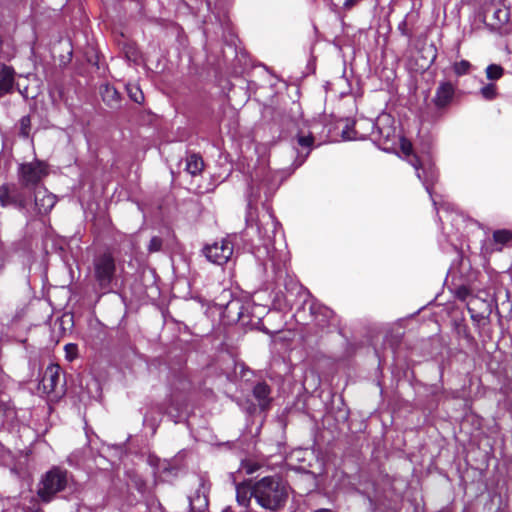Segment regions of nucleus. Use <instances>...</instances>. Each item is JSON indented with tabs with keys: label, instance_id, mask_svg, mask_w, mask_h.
Segmentation results:
<instances>
[{
	"label": "nucleus",
	"instance_id": "f704fd0d",
	"mask_svg": "<svg viewBox=\"0 0 512 512\" xmlns=\"http://www.w3.org/2000/svg\"><path fill=\"white\" fill-rule=\"evenodd\" d=\"M240 307H241V305H240L239 301H231L228 304L227 309H228L229 312H231L232 309H234V308L239 309Z\"/></svg>",
	"mask_w": 512,
	"mask_h": 512
},
{
	"label": "nucleus",
	"instance_id": "c85d7f7f",
	"mask_svg": "<svg viewBox=\"0 0 512 512\" xmlns=\"http://www.w3.org/2000/svg\"><path fill=\"white\" fill-rule=\"evenodd\" d=\"M286 337L283 333L277 331L272 338L273 349L276 351L280 350V346H285Z\"/></svg>",
	"mask_w": 512,
	"mask_h": 512
},
{
	"label": "nucleus",
	"instance_id": "4c0bfd02",
	"mask_svg": "<svg viewBox=\"0 0 512 512\" xmlns=\"http://www.w3.org/2000/svg\"><path fill=\"white\" fill-rule=\"evenodd\" d=\"M330 313H331V311L328 308H323V315L325 317H328Z\"/></svg>",
	"mask_w": 512,
	"mask_h": 512
},
{
	"label": "nucleus",
	"instance_id": "423d86ee",
	"mask_svg": "<svg viewBox=\"0 0 512 512\" xmlns=\"http://www.w3.org/2000/svg\"><path fill=\"white\" fill-rule=\"evenodd\" d=\"M48 175V165L40 160L20 164L18 180L23 188L41 187L39 183Z\"/></svg>",
	"mask_w": 512,
	"mask_h": 512
},
{
	"label": "nucleus",
	"instance_id": "20e7f679",
	"mask_svg": "<svg viewBox=\"0 0 512 512\" xmlns=\"http://www.w3.org/2000/svg\"><path fill=\"white\" fill-rule=\"evenodd\" d=\"M295 294L296 299L290 304V311L295 310L293 318L300 325H307L315 318L316 305L309 291L290 276V295Z\"/></svg>",
	"mask_w": 512,
	"mask_h": 512
},
{
	"label": "nucleus",
	"instance_id": "c756f323",
	"mask_svg": "<svg viewBox=\"0 0 512 512\" xmlns=\"http://www.w3.org/2000/svg\"><path fill=\"white\" fill-rule=\"evenodd\" d=\"M162 239L158 236H154L151 238L149 245H148V251L150 253L158 252L162 248Z\"/></svg>",
	"mask_w": 512,
	"mask_h": 512
},
{
	"label": "nucleus",
	"instance_id": "4be33fe9",
	"mask_svg": "<svg viewBox=\"0 0 512 512\" xmlns=\"http://www.w3.org/2000/svg\"><path fill=\"white\" fill-rule=\"evenodd\" d=\"M486 77L490 81H496L504 75V69L498 64H490L485 70Z\"/></svg>",
	"mask_w": 512,
	"mask_h": 512
},
{
	"label": "nucleus",
	"instance_id": "f8f14e48",
	"mask_svg": "<svg viewBox=\"0 0 512 512\" xmlns=\"http://www.w3.org/2000/svg\"><path fill=\"white\" fill-rule=\"evenodd\" d=\"M0 205L2 207L16 206L24 209L27 206V200L24 194L18 191L15 186L3 184L0 186Z\"/></svg>",
	"mask_w": 512,
	"mask_h": 512
},
{
	"label": "nucleus",
	"instance_id": "b1692460",
	"mask_svg": "<svg viewBox=\"0 0 512 512\" xmlns=\"http://www.w3.org/2000/svg\"><path fill=\"white\" fill-rule=\"evenodd\" d=\"M127 92L131 100L134 102L141 104L144 101V94L141 89L134 84L127 85Z\"/></svg>",
	"mask_w": 512,
	"mask_h": 512
},
{
	"label": "nucleus",
	"instance_id": "dca6fc26",
	"mask_svg": "<svg viewBox=\"0 0 512 512\" xmlns=\"http://www.w3.org/2000/svg\"><path fill=\"white\" fill-rule=\"evenodd\" d=\"M15 74L13 67L0 63V97L12 92Z\"/></svg>",
	"mask_w": 512,
	"mask_h": 512
},
{
	"label": "nucleus",
	"instance_id": "39448f33",
	"mask_svg": "<svg viewBox=\"0 0 512 512\" xmlns=\"http://www.w3.org/2000/svg\"><path fill=\"white\" fill-rule=\"evenodd\" d=\"M410 164L414 167L418 179L422 182L425 190L430 195L433 201V205L439 211L445 212V216L440 215L439 219L443 222L445 219H450L452 214L448 211L446 204H441L440 208H437V202L432 196V186L438 179V172L435 166L430 162H423L417 156H413L410 160Z\"/></svg>",
	"mask_w": 512,
	"mask_h": 512
},
{
	"label": "nucleus",
	"instance_id": "f03ea898",
	"mask_svg": "<svg viewBox=\"0 0 512 512\" xmlns=\"http://www.w3.org/2000/svg\"><path fill=\"white\" fill-rule=\"evenodd\" d=\"M358 126L365 125L371 129V139L384 151H392L396 148L399 135L396 133L394 126V119L386 113L377 117L374 121L372 119H364L357 124Z\"/></svg>",
	"mask_w": 512,
	"mask_h": 512
},
{
	"label": "nucleus",
	"instance_id": "1a4fd4ad",
	"mask_svg": "<svg viewBox=\"0 0 512 512\" xmlns=\"http://www.w3.org/2000/svg\"><path fill=\"white\" fill-rule=\"evenodd\" d=\"M39 390L47 395H52L54 398L60 397L64 393V385L61 383V368L59 365H49L43 374L42 380L39 384Z\"/></svg>",
	"mask_w": 512,
	"mask_h": 512
},
{
	"label": "nucleus",
	"instance_id": "aec40b11",
	"mask_svg": "<svg viewBox=\"0 0 512 512\" xmlns=\"http://www.w3.org/2000/svg\"><path fill=\"white\" fill-rule=\"evenodd\" d=\"M101 96L103 101L110 106L117 105L120 100L119 92L110 85H104L101 88Z\"/></svg>",
	"mask_w": 512,
	"mask_h": 512
},
{
	"label": "nucleus",
	"instance_id": "2eb2a0df",
	"mask_svg": "<svg viewBox=\"0 0 512 512\" xmlns=\"http://www.w3.org/2000/svg\"><path fill=\"white\" fill-rule=\"evenodd\" d=\"M365 118L356 120L352 126L347 124L345 128L342 130V138L344 140H363L366 137L371 138V129L367 128L365 125L358 126V122L364 120Z\"/></svg>",
	"mask_w": 512,
	"mask_h": 512
},
{
	"label": "nucleus",
	"instance_id": "0eeeda50",
	"mask_svg": "<svg viewBox=\"0 0 512 512\" xmlns=\"http://www.w3.org/2000/svg\"><path fill=\"white\" fill-rule=\"evenodd\" d=\"M67 485V472L59 468H53L43 477L38 488V495L43 501H50L53 496L64 490Z\"/></svg>",
	"mask_w": 512,
	"mask_h": 512
},
{
	"label": "nucleus",
	"instance_id": "6e6552de",
	"mask_svg": "<svg viewBox=\"0 0 512 512\" xmlns=\"http://www.w3.org/2000/svg\"><path fill=\"white\" fill-rule=\"evenodd\" d=\"M94 276L101 288H106L113 280L116 265L113 255L109 252L97 256L93 262Z\"/></svg>",
	"mask_w": 512,
	"mask_h": 512
},
{
	"label": "nucleus",
	"instance_id": "412c9836",
	"mask_svg": "<svg viewBox=\"0 0 512 512\" xmlns=\"http://www.w3.org/2000/svg\"><path fill=\"white\" fill-rule=\"evenodd\" d=\"M253 394L255 398L259 401V406L265 408L268 405V399L270 394V389L265 383H258L255 385L253 389Z\"/></svg>",
	"mask_w": 512,
	"mask_h": 512
},
{
	"label": "nucleus",
	"instance_id": "f3484780",
	"mask_svg": "<svg viewBox=\"0 0 512 512\" xmlns=\"http://www.w3.org/2000/svg\"><path fill=\"white\" fill-rule=\"evenodd\" d=\"M512 240V231L500 229L493 232L492 240L486 246V252L502 251L503 247Z\"/></svg>",
	"mask_w": 512,
	"mask_h": 512
},
{
	"label": "nucleus",
	"instance_id": "7ed1b4c3",
	"mask_svg": "<svg viewBox=\"0 0 512 512\" xmlns=\"http://www.w3.org/2000/svg\"><path fill=\"white\" fill-rule=\"evenodd\" d=\"M285 486L276 477H264L253 487V497L266 509H277L284 504Z\"/></svg>",
	"mask_w": 512,
	"mask_h": 512
},
{
	"label": "nucleus",
	"instance_id": "72a5a7b5",
	"mask_svg": "<svg viewBox=\"0 0 512 512\" xmlns=\"http://www.w3.org/2000/svg\"><path fill=\"white\" fill-rule=\"evenodd\" d=\"M398 30L403 36H406L408 38L411 37V34L408 32L407 21L405 19L399 23Z\"/></svg>",
	"mask_w": 512,
	"mask_h": 512
},
{
	"label": "nucleus",
	"instance_id": "9b49d317",
	"mask_svg": "<svg viewBox=\"0 0 512 512\" xmlns=\"http://www.w3.org/2000/svg\"><path fill=\"white\" fill-rule=\"evenodd\" d=\"M369 501L370 512H383L385 504V490L376 482H367L362 489Z\"/></svg>",
	"mask_w": 512,
	"mask_h": 512
},
{
	"label": "nucleus",
	"instance_id": "f257e3e1",
	"mask_svg": "<svg viewBox=\"0 0 512 512\" xmlns=\"http://www.w3.org/2000/svg\"><path fill=\"white\" fill-rule=\"evenodd\" d=\"M293 124V129L296 130L295 138L297 146L293 147L296 157L292 164H290V174L303 165L311 151L314 148V137L312 135V124L303 120V112L301 105L293 101L290 105V126ZM292 131L290 130V133Z\"/></svg>",
	"mask_w": 512,
	"mask_h": 512
},
{
	"label": "nucleus",
	"instance_id": "a211bd4d",
	"mask_svg": "<svg viewBox=\"0 0 512 512\" xmlns=\"http://www.w3.org/2000/svg\"><path fill=\"white\" fill-rule=\"evenodd\" d=\"M253 496V488L248 483H241L236 486V499L242 506H247Z\"/></svg>",
	"mask_w": 512,
	"mask_h": 512
},
{
	"label": "nucleus",
	"instance_id": "393cba45",
	"mask_svg": "<svg viewBox=\"0 0 512 512\" xmlns=\"http://www.w3.org/2000/svg\"><path fill=\"white\" fill-rule=\"evenodd\" d=\"M260 465L252 460H245L241 462L240 472L245 473L246 475H251L257 470H259Z\"/></svg>",
	"mask_w": 512,
	"mask_h": 512
},
{
	"label": "nucleus",
	"instance_id": "6ab92c4d",
	"mask_svg": "<svg viewBox=\"0 0 512 512\" xmlns=\"http://www.w3.org/2000/svg\"><path fill=\"white\" fill-rule=\"evenodd\" d=\"M203 168H204V162L199 155L192 154L187 157L186 171L189 174L196 176L202 172Z\"/></svg>",
	"mask_w": 512,
	"mask_h": 512
},
{
	"label": "nucleus",
	"instance_id": "bb28decb",
	"mask_svg": "<svg viewBox=\"0 0 512 512\" xmlns=\"http://www.w3.org/2000/svg\"><path fill=\"white\" fill-rule=\"evenodd\" d=\"M19 126H20V135L24 138L29 137L30 130H31V119L30 116H23L19 120Z\"/></svg>",
	"mask_w": 512,
	"mask_h": 512
},
{
	"label": "nucleus",
	"instance_id": "473e14b6",
	"mask_svg": "<svg viewBox=\"0 0 512 512\" xmlns=\"http://www.w3.org/2000/svg\"><path fill=\"white\" fill-rule=\"evenodd\" d=\"M65 351L67 354V358L69 360H72L77 356V351H78L77 345L73 344V343H69V344L65 345Z\"/></svg>",
	"mask_w": 512,
	"mask_h": 512
},
{
	"label": "nucleus",
	"instance_id": "ea45409f",
	"mask_svg": "<svg viewBox=\"0 0 512 512\" xmlns=\"http://www.w3.org/2000/svg\"><path fill=\"white\" fill-rule=\"evenodd\" d=\"M306 69H307V72L302 77L308 75L312 71V68H310L309 66H307Z\"/></svg>",
	"mask_w": 512,
	"mask_h": 512
},
{
	"label": "nucleus",
	"instance_id": "a878e982",
	"mask_svg": "<svg viewBox=\"0 0 512 512\" xmlns=\"http://www.w3.org/2000/svg\"><path fill=\"white\" fill-rule=\"evenodd\" d=\"M471 68V64L467 60H461L459 62L454 63L453 71L457 76H463L468 74Z\"/></svg>",
	"mask_w": 512,
	"mask_h": 512
},
{
	"label": "nucleus",
	"instance_id": "4468645a",
	"mask_svg": "<svg viewBox=\"0 0 512 512\" xmlns=\"http://www.w3.org/2000/svg\"><path fill=\"white\" fill-rule=\"evenodd\" d=\"M456 87L449 81H441L432 99L437 109L447 108L453 101Z\"/></svg>",
	"mask_w": 512,
	"mask_h": 512
},
{
	"label": "nucleus",
	"instance_id": "79ce46f5",
	"mask_svg": "<svg viewBox=\"0 0 512 512\" xmlns=\"http://www.w3.org/2000/svg\"><path fill=\"white\" fill-rule=\"evenodd\" d=\"M237 316H238V318H240L241 317V312H237Z\"/></svg>",
	"mask_w": 512,
	"mask_h": 512
},
{
	"label": "nucleus",
	"instance_id": "58836bf2",
	"mask_svg": "<svg viewBox=\"0 0 512 512\" xmlns=\"http://www.w3.org/2000/svg\"><path fill=\"white\" fill-rule=\"evenodd\" d=\"M2 51H3V38L0 35V55H2Z\"/></svg>",
	"mask_w": 512,
	"mask_h": 512
},
{
	"label": "nucleus",
	"instance_id": "cd10ccee",
	"mask_svg": "<svg viewBox=\"0 0 512 512\" xmlns=\"http://www.w3.org/2000/svg\"><path fill=\"white\" fill-rule=\"evenodd\" d=\"M124 52H125V55L128 60L133 61V62L138 61L139 51L134 45H132V44L127 45L124 49Z\"/></svg>",
	"mask_w": 512,
	"mask_h": 512
},
{
	"label": "nucleus",
	"instance_id": "ddd939ff",
	"mask_svg": "<svg viewBox=\"0 0 512 512\" xmlns=\"http://www.w3.org/2000/svg\"><path fill=\"white\" fill-rule=\"evenodd\" d=\"M56 204V196L44 186L34 189V206L38 214H48Z\"/></svg>",
	"mask_w": 512,
	"mask_h": 512
},
{
	"label": "nucleus",
	"instance_id": "9d476101",
	"mask_svg": "<svg viewBox=\"0 0 512 512\" xmlns=\"http://www.w3.org/2000/svg\"><path fill=\"white\" fill-rule=\"evenodd\" d=\"M203 252L210 262L223 265L233 254V244L228 239H221L213 244L206 245Z\"/></svg>",
	"mask_w": 512,
	"mask_h": 512
},
{
	"label": "nucleus",
	"instance_id": "e433bc0d",
	"mask_svg": "<svg viewBox=\"0 0 512 512\" xmlns=\"http://www.w3.org/2000/svg\"><path fill=\"white\" fill-rule=\"evenodd\" d=\"M295 86V94L299 97L300 96V87L297 83H293Z\"/></svg>",
	"mask_w": 512,
	"mask_h": 512
},
{
	"label": "nucleus",
	"instance_id": "c9c22d12",
	"mask_svg": "<svg viewBox=\"0 0 512 512\" xmlns=\"http://www.w3.org/2000/svg\"><path fill=\"white\" fill-rule=\"evenodd\" d=\"M359 0H345L344 6L350 8L354 6Z\"/></svg>",
	"mask_w": 512,
	"mask_h": 512
},
{
	"label": "nucleus",
	"instance_id": "5701e85b",
	"mask_svg": "<svg viewBox=\"0 0 512 512\" xmlns=\"http://www.w3.org/2000/svg\"><path fill=\"white\" fill-rule=\"evenodd\" d=\"M481 96L488 101L494 100L497 97V86L494 83L485 84L480 89Z\"/></svg>",
	"mask_w": 512,
	"mask_h": 512
},
{
	"label": "nucleus",
	"instance_id": "2f4dec72",
	"mask_svg": "<svg viewBox=\"0 0 512 512\" xmlns=\"http://www.w3.org/2000/svg\"><path fill=\"white\" fill-rule=\"evenodd\" d=\"M494 18H496L501 24L509 21V12L506 9H497L494 12Z\"/></svg>",
	"mask_w": 512,
	"mask_h": 512
},
{
	"label": "nucleus",
	"instance_id": "7c9ffc66",
	"mask_svg": "<svg viewBox=\"0 0 512 512\" xmlns=\"http://www.w3.org/2000/svg\"><path fill=\"white\" fill-rule=\"evenodd\" d=\"M398 142H400V147H401V150L403 152L404 155H406L407 157H410L409 161L412 159V157L414 155H412V145L410 142L408 141H405L404 139L402 138H398Z\"/></svg>",
	"mask_w": 512,
	"mask_h": 512
},
{
	"label": "nucleus",
	"instance_id": "a19ab883",
	"mask_svg": "<svg viewBox=\"0 0 512 512\" xmlns=\"http://www.w3.org/2000/svg\"><path fill=\"white\" fill-rule=\"evenodd\" d=\"M315 512H332V511L329 510V509H319V510H317Z\"/></svg>",
	"mask_w": 512,
	"mask_h": 512
}]
</instances>
